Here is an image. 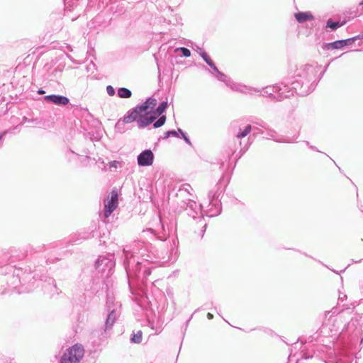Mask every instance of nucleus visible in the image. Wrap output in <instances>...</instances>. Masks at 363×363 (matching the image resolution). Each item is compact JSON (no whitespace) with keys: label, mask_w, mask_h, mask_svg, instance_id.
<instances>
[{"label":"nucleus","mask_w":363,"mask_h":363,"mask_svg":"<svg viewBox=\"0 0 363 363\" xmlns=\"http://www.w3.org/2000/svg\"><path fill=\"white\" fill-rule=\"evenodd\" d=\"M123 253L128 287L136 298L145 293L147 277L151 274L153 264L160 262V257L152 245L141 241L134 242L130 250H123Z\"/></svg>","instance_id":"nucleus-1"},{"label":"nucleus","mask_w":363,"mask_h":363,"mask_svg":"<svg viewBox=\"0 0 363 363\" xmlns=\"http://www.w3.org/2000/svg\"><path fill=\"white\" fill-rule=\"evenodd\" d=\"M315 69L311 66L298 68L295 76L290 82H283L273 86H267L262 90L258 89L263 96H269L272 99L281 101L294 96H306L313 91L314 84L309 82L313 79Z\"/></svg>","instance_id":"nucleus-2"},{"label":"nucleus","mask_w":363,"mask_h":363,"mask_svg":"<svg viewBox=\"0 0 363 363\" xmlns=\"http://www.w3.org/2000/svg\"><path fill=\"white\" fill-rule=\"evenodd\" d=\"M37 271L35 269L33 272H27L21 268L15 267L12 275L7 278L8 290L18 294L28 293L38 286L40 282H44L52 293L57 292L55 280L45 274L39 275Z\"/></svg>","instance_id":"nucleus-3"},{"label":"nucleus","mask_w":363,"mask_h":363,"mask_svg":"<svg viewBox=\"0 0 363 363\" xmlns=\"http://www.w3.org/2000/svg\"><path fill=\"white\" fill-rule=\"evenodd\" d=\"M192 191L193 189L190 184H184L179 187L177 193V197L182 199L180 203L181 210L186 211L188 216L191 217L196 223L199 224L200 229L198 232L195 230V233H198L200 238H203L207 223L202 213V205L197 204L193 199L194 196Z\"/></svg>","instance_id":"nucleus-4"},{"label":"nucleus","mask_w":363,"mask_h":363,"mask_svg":"<svg viewBox=\"0 0 363 363\" xmlns=\"http://www.w3.org/2000/svg\"><path fill=\"white\" fill-rule=\"evenodd\" d=\"M223 181V177L220 178L213 189L209 191L208 194V206L210 207L207 211V216L208 217L216 216L221 213L220 197L222 196L226 186Z\"/></svg>","instance_id":"nucleus-5"},{"label":"nucleus","mask_w":363,"mask_h":363,"mask_svg":"<svg viewBox=\"0 0 363 363\" xmlns=\"http://www.w3.org/2000/svg\"><path fill=\"white\" fill-rule=\"evenodd\" d=\"M156 105V99L148 97L143 104L137 105L128 111L125 114V121H135L140 116L152 113Z\"/></svg>","instance_id":"nucleus-6"},{"label":"nucleus","mask_w":363,"mask_h":363,"mask_svg":"<svg viewBox=\"0 0 363 363\" xmlns=\"http://www.w3.org/2000/svg\"><path fill=\"white\" fill-rule=\"evenodd\" d=\"M84 355V348L79 343L67 348L61 356L60 363H79Z\"/></svg>","instance_id":"nucleus-7"},{"label":"nucleus","mask_w":363,"mask_h":363,"mask_svg":"<svg viewBox=\"0 0 363 363\" xmlns=\"http://www.w3.org/2000/svg\"><path fill=\"white\" fill-rule=\"evenodd\" d=\"M113 255H108L106 256H99L95 262V268L99 273L101 274V277L104 274L108 277L115 267V261Z\"/></svg>","instance_id":"nucleus-8"},{"label":"nucleus","mask_w":363,"mask_h":363,"mask_svg":"<svg viewBox=\"0 0 363 363\" xmlns=\"http://www.w3.org/2000/svg\"><path fill=\"white\" fill-rule=\"evenodd\" d=\"M222 82L225 83L231 90L245 94H252L253 91H259L257 89H254L233 81L228 75L226 76L225 80H223Z\"/></svg>","instance_id":"nucleus-9"},{"label":"nucleus","mask_w":363,"mask_h":363,"mask_svg":"<svg viewBox=\"0 0 363 363\" xmlns=\"http://www.w3.org/2000/svg\"><path fill=\"white\" fill-rule=\"evenodd\" d=\"M154 154L151 150H145L137 157L138 164L140 167L150 166L154 162Z\"/></svg>","instance_id":"nucleus-10"},{"label":"nucleus","mask_w":363,"mask_h":363,"mask_svg":"<svg viewBox=\"0 0 363 363\" xmlns=\"http://www.w3.org/2000/svg\"><path fill=\"white\" fill-rule=\"evenodd\" d=\"M118 206V194L113 191L111 199L104 203V217L108 218Z\"/></svg>","instance_id":"nucleus-11"},{"label":"nucleus","mask_w":363,"mask_h":363,"mask_svg":"<svg viewBox=\"0 0 363 363\" xmlns=\"http://www.w3.org/2000/svg\"><path fill=\"white\" fill-rule=\"evenodd\" d=\"M108 312V315L105 321L104 325V331H107L111 330L115 323L116 319L119 316V312L116 308H109L106 310Z\"/></svg>","instance_id":"nucleus-12"},{"label":"nucleus","mask_w":363,"mask_h":363,"mask_svg":"<svg viewBox=\"0 0 363 363\" xmlns=\"http://www.w3.org/2000/svg\"><path fill=\"white\" fill-rule=\"evenodd\" d=\"M47 102L54 104L57 106H65L69 102V99L62 95L50 94L45 96Z\"/></svg>","instance_id":"nucleus-13"},{"label":"nucleus","mask_w":363,"mask_h":363,"mask_svg":"<svg viewBox=\"0 0 363 363\" xmlns=\"http://www.w3.org/2000/svg\"><path fill=\"white\" fill-rule=\"evenodd\" d=\"M156 118L157 116H154L152 113L150 116L145 115L144 116H140L136 118L135 121H137L138 125L140 128H143L153 123Z\"/></svg>","instance_id":"nucleus-14"},{"label":"nucleus","mask_w":363,"mask_h":363,"mask_svg":"<svg viewBox=\"0 0 363 363\" xmlns=\"http://www.w3.org/2000/svg\"><path fill=\"white\" fill-rule=\"evenodd\" d=\"M160 221L161 223L162 228L164 232H165L164 225V221L162 220L161 218H160ZM142 234H143V238L153 237V238H157V239H159L160 240H165L167 239V234L166 233H164L162 236L157 235L155 234V230L153 229H152V228H148L147 230H143L142 232Z\"/></svg>","instance_id":"nucleus-15"},{"label":"nucleus","mask_w":363,"mask_h":363,"mask_svg":"<svg viewBox=\"0 0 363 363\" xmlns=\"http://www.w3.org/2000/svg\"><path fill=\"white\" fill-rule=\"evenodd\" d=\"M267 136L270 139H272L273 140H274V141H276L277 143H292L293 142L292 139H291V138H289L288 137L283 136V135H279L274 130H267Z\"/></svg>","instance_id":"nucleus-16"},{"label":"nucleus","mask_w":363,"mask_h":363,"mask_svg":"<svg viewBox=\"0 0 363 363\" xmlns=\"http://www.w3.org/2000/svg\"><path fill=\"white\" fill-rule=\"evenodd\" d=\"M296 20L300 23H303L307 21H312L314 19V16L312 15V13L310 11H306V12H298L296 13L295 15Z\"/></svg>","instance_id":"nucleus-17"},{"label":"nucleus","mask_w":363,"mask_h":363,"mask_svg":"<svg viewBox=\"0 0 363 363\" xmlns=\"http://www.w3.org/2000/svg\"><path fill=\"white\" fill-rule=\"evenodd\" d=\"M121 305L118 303H115V298L113 294H110L108 292L106 294V309L108 310L109 308H118Z\"/></svg>","instance_id":"nucleus-18"},{"label":"nucleus","mask_w":363,"mask_h":363,"mask_svg":"<svg viewBox=\"0 0 363 363\" xmlns=\"http://www.w3.org/2000/svg\"><path fill=\"white\" fill-rule=\"evenodd\" d=\"M343 48L341 40H335L332 43H323L322 48L324 50H335Z\"/></svg>","instance_id":"nucleus-19"},{"label":"nucleus","mask_w":363,"mask_h":363,"mask_svg":"<svg viewBox=\"0 0 363 363\" xmlns=\"http://www.w3.org/2000/svg\"><path fill=\"white\" fill-rule=\"evenodd\" d=\"M209 67L211 69V70H209V72L211 74H213L218 81L222 82L223 80H225L227 75L225 74L220 72L218 70V67H216V65H215V63L210 65Z\"/></svg>","instance_id":"nucleus-20"},{"label":"nucleus","mask_w":363,"mask_h":363,"mask_svg":"<svg viewBox=\"0 0 363 363\" xmlns=\"http://www.w3.org/2000/svg\"><path fill=\"white\" fill-rule=\"evenodd\" d=\"M252 130H257V128H252V125L249 124L246 125L243 130L240 129V131L236 134L235 138L237 139H242L246 137L252 131Z\"/></svg>","instance_id":"nucleus-21"},{"label":"nucleus","mask_w":363,"mask_h":363,"mask_svg":"<svg viewBox=\"0 0 363 363\" xmlns=\"http://www.w3.org/2000/svg\"><path fill=\"white\" fill-rule=\"evenodd\" d=\"M167 106V101H162L156 108H155V109L152 111V113L154 116H157V117L161 116L165 111Z\"/></svg>","instance_id":"nucleus-22"},{"label":"nucleus","mask_w":363,"mask_h":363,"mask_svg":"<svg viewBox=\"0 0 363 363\" xmlns=\"http://www.w3.org/2000/svg\"><path fill=\"white\" fill-rule=\"evenodd\" d=\"M133 121H125V115L123 119H120L116 124V129L120 133H124L125 130V125L126 123H132Z\"/></svg>","instance_id":"nucleus-23"},{"label":"nucleus","mask_w":363,"mask_h":363,"mask_svg":"<svg viewBox=\"0 0 363 363\" xmlns=\"http://www.w3.org/2000/svg\"><path fill=\"white\" fill-rule=\"evenodd\" d=\"M118 96L120 98L128 99L131 97L132 92L130 89L127 88L121 87L118 89Z\"/></svg>","instance_id":"nucleus-24"},{"label":"nucleus","mask_w":363,"mask_h":363,"mask_svg":"<svg viewBox=\"0 0 363 363\" xmlns=\"http://www.w3.org/2000/svg\"><path fill=\"white\" fill-rule=\"evenodd\" d=\"M344 23H340L333 21L332 18H330L327 21L326 28H330L333 30H337L338 28L342 26Z\"/></svg>","instance_id":"nucleus-25"},{"label":"nucleus","mask_w":363,"mask_h":363,"mask_svg":"<svg viewBox=\"0 0 363 363\" xmlns=\"http://www.w3.org/2000/svg\"><path fill=\"white\" fill-rule=\"evenodd\" d=\"M104 285V278L101 277V279H98L96 284L94 281L93 282L91 289L92 290V291L94 293H98L99 291L101 286L103 287Z\"/></svg>","instance_id":"nucleus-26"},{"label":"nucleus","mask_w":363,"mask_h":363,"mask_svg":"<svg viewBox=\"0 0 363 363\" xmlns=\"http://www.w3.org/2000/svg\"><path fill=\"white\" fill-rule=\"evenodd\" d=\"M79 0H64L65 9L72 11L74 7H77Z\"/></svg>","instance_id":"nucleus-27"},{"label":"nucleus","mask_w":363,"mask_h":363,"mask_svg":"<svg viewBox=\"0 0 363 363\" xmlns=\"http://www.w3.org/2000/svg\"><path fill=\"white\" fill-rule=\"evenodd\" d=\"M143 333L141 330H138L135 334H133L130 338L131 342L139 344L142 342Z\"/></svg>","instance_id":"nucleus-28"},{"label":"nucleus","mask_w":363,"mask_h":363,"mask_svg":"<svg viewBox=\"0 0 363 363\" xmlns=\"http://www.w3.org/2000/svg\"><path fill=\"white\" fill-rule=\"evenodd\" d=\"M357 39H362V35H359L353 37V38H347V39H345V40H341V42H342V44L343 45V47H345V46H347V45H351Z\"/></svg>","instance_id":"nucleus-29"},{"label":"nucleus","mask_w":363,"mask_h":363,"mask_svg":"<svg viewBox=\"0 0 363 363\" xmlns=\"http://www.w3.org/2000/svg\"><path fill=\"white\" fill-rule=\"evenodd\" d=\"M165 121H166V116L164 115L160 116V118L156 121L154 122L153 127L155 128H160L165 123Z\"/></svg>","instance_id":"nucleus-30"},{"label":"nucleus","mask_w":363,"mask_h":363,"mask_svg":"<svg viewBox=\"0 0 363 363\" xmlns=\"http://www.w3.org/2000/svg\"><path fill=\"white\" fill-rule=\"evenodd\" d=\"M177 51H180L182 52V55L185 57H189L191 56V51L189 49H188L186 48H184V47L177 48L175 49V52H177Z\"/></svg>","instance_id":"nucleus-31"},{"label":"nucleus","mask_w":363,"mask_h":363,"mask_svg":"<svg viewBox=\"0 0 363 363\" xmlns=\"http://www.w3.org/2000/svg\"><path fill=\"white\" fill-rule=\"evenodd\" d=\"M170 136L178 137V132L175 130H171L164 133L163 139H167Z\"/></svg>","instance_id":"nucleus-32"},{"label":"nucleus","mask_w":363,"mask_h":363,"mask_svg":"<svg viewBox=\"0 0 363 363\" xmlns=\"http://www.w3.org/2000/svg\"><path fill=\"white\" fill-rule=\"evenodd\" d=\"M305 66H311V67H313L315 69V74H314V77H313V79H311V81L309 82V84H314V88H315V86H316V85H317L318 82H319V79H318V80H317V82H316V79H315V75H316V74H317V72H318V70H317V69H316V67H314V66H313V65H302V66H301L299 68H301V67H305ZM314 89H313V90H314Z\"/></svg>","instance_id":"nucleus-33"},{"label":"nucleus","mask_w":363,"mask_h":363,"mask_svg":"<svg viewBox=\"0 0 363 363\" xmlns=\"http://www.w3.org/2000/svg\"><path fill=\"white\" fill-rule=\"evenodd\" d=\"M106 91H107V94L111 96H114L116 94L115 89L111 85H108L106 86Z\"/></svg>","instance_id":"nucleus-34"},{"label":"nucleus","mask_w":363,"mask_h":363,"mask_svg":"<svg viewBox=\"0 0 363 363\" xmlns=\"http://www.w3.org/2000/svg\"><path fill=\"white\" fill-rule=\"evenodd\" d=\"M181 137L189 146H192V143L186 133H182Z\"/></svg>","instance_id":"nucleus-35"},{"label":"nucleus","mask_w":363,"mask_h":363,"mask_svg":"<svg viewBox=\"0 0 363 363\" xmlns=\"http://www.w3.org/2000/svg\"><path fill=\"white\" fill-rule=\"evenodd\" d=\"M199 55L202 57V59L205 61L207 60V58L209 57L208 54L203 50H201V52H199Z\"/></svg>","instance_id":"nucleus-36"},{"label":"nucleus","mask_w":363,"mask_h":363,"mask_svg":"<svg viewBox=\"0 0 363 363\" xmlns=\"http://www.w3.org/2000/svg\"><path fill=\"white\" fill-rule=\"evenodd\" d=\"M118 164H119V162L118 161H112L109 163V168L110 169H112V168H117L118 167Z\"/></svg>","instance_id":"nucleus-37"},{"label":"nucleus","mask_w":363,"mask_h":363,"mask_svg":"<svg viewBox=\"0 0 363 363\" xmlns=\"http://www.w3.org/2000/svg\"><path fill=\"white\" fill-rule=\"evenodd\" d=\"M305 143H306V145H307V146H308L311 150H315V151L318 152H320V150H318L316 148V147L313 146V145H310V143H309V142L306 141Z\"/></svg>","instance_id":"nucleus-38"},{"label":"nucleus","mask_w":363,"mask_h":363,"mask_svg":"<svg viewBox=\"0 0 363 363\" xmlns=\"http://www.w3.org/2000/svg\"><path fill=\"white\" fill-rule=\"evenodd\" d=\"M331 313H333V315L335 314L336 313V310H335V308H333L332 311H325V317L327 318L328 315Z\"/></svg>","instance_id":"nucleus-39"},{"label":"nucleus","mask_w":363,"mask_h":363,"mask_svg":"<svg viewBox=\"0 0 363 363\" xmlns=\"http://www.w3.org/2000/svg\"><path fill=\"white\" fill-rule=\"evenodd\" d=\"M205 62H206V64L210 66L211 65H213L214 62H213V60L211 59V57H209L208 58H207L206 60H205Z\"/></svg>","instance_id":"nucleus-40"},{"label":"nucleus","mask_w":363,"mask_h":363,"mask_svg":"<svg viewBox=\"0 0 363 363\" xmlns=\"http://www.w3.org/2000/svg\"><path fill=\"white\" fill-rule=\"evenodd\" d=\"M346 297H347V296H346V295H345V294H343L342 296H341V295L340 294L338 299H339V301H340L343 302Z\"/></svg>","instance_id":"nucleus-41"},{"label":"nucleus","mask_w":363,"mask_h":363,"mask_svg":"<svg viewBox=\"0 0 363 363\" xmlns=\"http://www.w3.org/2000/svg\"><path fill=\"white\" fill-rule=\"evenodd\" d=\"M257 124H258L259 126H261V127H262V128H265V129H267V124H266L264 122L262 121L261 123H257Z\"/></svg>","instance_id":"nucleus-42"},{"label":"nucleus","mask_w":363,"mask_h":363,"mask_svg":"<svg viewBox=\"0 0 363 363\" xmlns=\"http://www.w3.org/2000/svg\"><path fill=\"white\" fill-rule=\"evenodd\" d=\"M92 237H94V235L92 234V233H89V235L88 236L82 237V239L85 240V239H88V238H92Z\"/></svg>","instance_id":"nucleus-43"},{"label":"nucleus","mask_w":363,"mask_h":363,"mask_svg":"<svg viewBox=\"0 0 363 363\" xmlns=\"http://www.w3.org/2000/svg\"><path fill=\"white\" fill-rule=\"evenodd\" d=\"M7 133V131L5 130L0 133V140L3 138V137Z\"/></svg>","instance_id":"nucleus-44"},{"label":"nucleus","mask_w":363,"mask_h":363,"mask_svg":"<svg viewBox=\"0 0 363 363\" xmlns=\"http://www.w3.org/2000/svg\"><path fill=\"white\" fill-rule=\"evenodd\" d=\"M207 318H208L209 320H211V319H213V315L212 313H207Z\"/></svg>","instance_id":"nucleus-45"},{"label":"nucleus","mask_w":363,"mask_h":363,"mask_svg":"<svg viewBox=\"0 0 363 363\" xmlns=\"http://www.w3.org/2000/svg\"><path fill=\"white\" fill-rule=\"evenodd\" d=\"M359 7L362 11H363V0H362L359 4Z\"/></svg>","instance_id":"nucleus-46"},{"label":"nucleus","mask_w":363,"mask_h":363,"mask_svg":"<svg viewBox=\"0 0 363 363\" xmlns=\"http://www.w3.org/2000/svg\"><path fill=\"white\" fill-rule=\"evenodd\" d=\"M178 135L180 134L181 136L182 135V133H185L181 128H178L177 130Z\"/></svg>","instance_id":"nucleus-47"},{"label":"nucleus","mask_w":363,"mask_h":363,"mask_svg":"<svg viewBox=\"0 0 363 363\" xmlns=\"http://www.w3.org/2000/svg\"><path fill=\"white\" fill-rule=\"evenodd\" d=\"M43 93H45V91H43V90H42V89H40V90L38 91V94H43Z\"/></svg>","instance_id":"nucleus-48"},{"label":"nucleus","mask_w":363,"mask_h":363,"mask_svg":"<svg viewBox=\"0 0 363 363\" xmlns=\"http://www.w3.org/2000/svg\"><path fill=\"white\" fill-rule=\"evenodd\" d=\"M201 50H202L201 48H198L197 49V52L199 54V52H201Z\"/></svg>","instance_id":"nucleus-49"},{"label":"nucleus","mask_w":363,"mask_h":363,"mask_svg":"<svg viewBox=\"0 0 363 363\" xmlns=\"http://www.w3.org/2000/svg\"><path fill=\"white\" fill-rule=\"evenodd\" d=\"M235 152V150H231V154L233 155Z\"/></svg>","instance_id":"nucleus-50"},{"label":"nucleus","mask_w":363,"mask_h":363,"mask_svg":"<svg viewBox=\"0 0 363 363\" xmlns=\"http://www.w3.org/2000/svg\"><path fill=\"white\" fill-rule=\"evenodd\" d=\"M244 152H245V150L242 152L240 153L239 157H242V155H243Z\"/></svg>","instance_id":"nucleus-51"},{"label":"nucleus","mask_w":363,"mask_h":363,"mask_svg":"<svg viewBox=\"0 0 363 363\" xmlns=\"http://www.w3.org/2000/svg\"><path fill=\"white\" fill-rule=\"evenodd\" d=\"M155 281H153V282H151L152 286L155 285Z\"/></svg>","instance_id":"nucleus-52"},{"label":"nucleus","mask_w":363,"mask_h":363,"mask_svg":"<svg viewBox=\"0 0 363 363\" xmlns=\"http://www.w3.org/2000/svg\"><path fill=\"white\" fill-rule=\"evenodd\" d=\"M172 228H173V224L171 223V230H172Z\"/></svg>","instance_id":"nucleus-53"},{"label":"nucleus","mask_w":363,"mask_h":363,"mask_svg":"<svg viewBox=\"0 0 363 363\" xmlns=\"http://www.w3.org/2000/svg\"><path fill=\"white\" fill-rule=\"evenodd\" d=\"M78 240H79V239H78V240H75V241H74V242H75L77 244H78L79 242H77Z\"/></svg>","instance_id":"nucleus-54"},{"label":"nucleus","mask_w":363,"mask_h":363,"mask_svg":"<svg viewBox=\"0 0 363 363\" xmlns=\"http://www.w3.org/2000/svg\"><path fill=\"white\" fill-rule=\"evenodd\" d=\"M42 287H47L46 285H42Z\"/></svg>","instance_id":"nucleus-55"},{"label":"nucleus","mask_w":363,"mask_h":363,"mask_svg":"<svg viewBox=\"0 0 363 363\" xmlns=\"http://www.w3.org/2000/svg\"><path fill=\"white\" fill-rule=\"evenodd\" d=\"M362 38H363V34L362 35Z\"/></svg>","instance_id":"nucleus-56"}]
</instances>
